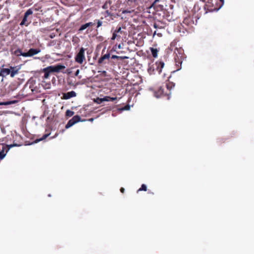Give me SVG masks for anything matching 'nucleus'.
<instances>
[{"mask_svg": "<svg viewBox=\"0 0 254 254\" xmlns=\"http://www.w3.org/2000/svg\"><path fill=\"white\" fill-rule=\"evenodd\" d=\"M149 193H150V194H154V193L153 192H149Z\"/></svg>", "mask_w": 254, "mask_h": 254, "instance_id": "nucleus-39", "label": "nucleus"}, {"mask_svg": "<svg viewBox=\"0 0 254 254\" xmlns=\"http://www.w3.org/2000/svg\"><path fill=\"white\" fill-rule=\"evenodd\" d=\"M160 0H155L154 2H153V4L156 3L157 2L159 1Z\"/></svg>", "mask_w": 254, "mask_h": 254, "instance_id": "nucleus-37", "label": "nucleus"}, {"mask_svg": "<svg viewBox=\"0 0 254 254\" xmlns=\"http://www.w3.org/2000/svg\"><path fill=\"white\" fill-rule=\"evenodd\" d=\"M150 50H151L152 56L154 58H156L157 57V54H158V52L157 49L153 48H151Z\"/></svg>", "mask_w": 254, "mask_h": 254, "instance_id": "nucleus-21", "label": "nucleus"}, {"mask_svg": "<svg viewBox=\"0 0 254 254\" xmlns=\"http://www.w3.org/2000/svg\"><path fill=\"white\" fill-rule=\"evenodd\" d=\"M109 7L111 10L113 9V6L110 5Z\"/></svg>", "mask_w": 254, "mask_h": 254, "instance_id": "nucleus-38", "label": "nucleus"}, {"mask_svg": "<svg viewBox=\"0 0 254 254\" xmlns=\"http://www.w3.org/2000/svg\"><path fill=\"white\" fill-rule=\"evenodd\" d=\"M75 60L77 63H79V52L76 54Z\"/></svg>", "mask_w": 254, "mask_h": 254, "instance_id": "nucleus-31", "label": "nucleus"}, {"mask_svg": "<svg viewBox=\"0 0 254 254\" xmlns=\"http://www.w3.org/2000/svg\"><path fill=\"white\" fill-rule=\"evenodd\" d=\"M50 135V133H47V134H44L42 137L39 138V139H38L36 140V142H38L40 141H41V140H43V139L46 138L49 135Z\"/></svg>", "mask_w": 254, "mask_h": 254, "instance_id": "nucleus-28", "label": "nucleus"}, {"mask_svg": "<svg viewBox=\"0 0 254 254\" xmlns=\"http://www.w3.org/2000/svg\"><path fill=\"white\" fill-rule=\"evenodd\" d=\"M125 189L124 188H121L120 189V191L122 193H124L125 192Z\"/></svg>", "mask_w": 254, "mask_h": 254, "instance_id": "nucleus-35", "label": "nucleus"}, {"mask_svg": "<svg viewBox=\"0 0 254 254\" xmlns=\"http://www.w3.org/2000/svg\"><path fill=\"white\" fill-rule=\"evenodd\" d=\"M65 68V66L61 64L49 66L43 69V72H44L43 77L45 79H47L49 78L50 73L59 72L61 70Z\"/></svg>", "mask_w": 254, "mask_h": 254, "instance_id": "nucleus-2", "label": "nucleus"}, {"mask_svg": "<svg viewBox=\"0 0 254 254\" xmlns=\"http://www.w3.org/2000/svg\"><path fill=\"white\" fill-rule=\"evenodd\" d=\"M174 55V60L183 61L186 58L183 50L181 49H176Z\"/></svg>", "mask_w": 254, "mask_h": 254, "instance_id": "nucleus-5", "label": "nucleus"}, {"mask_svg": "<svg viewBox=\"0 0 254 254\" xmlns=\"http://www.w3.org/2000/svg\"><path fill=\"white\" fill-rule=\"evenodd\" d=\"M159 36H161V34H158Z\"/></svg>", "mask_w": 254, "mask_h": 254, "instance_id": "nucleus-41", "label": "nucleus"}, {"mask_svg": "<svg viewBox=\"0 0 254 254\" xmlns=\"http://www.w3.org/2000/svg\"><path fill=\"white\" fill-rule=\"evenodd\" d=\"M111 55L109 53H107L102 56L98 60V64L102 65L107 63H111L112 64V61L111 59Z\"/></svg>", "mask_w": 254, "mask_h": 254, "instance_id": "nucleus-4", "label": "nucleus"}, {"mask_svg": "<svg viewBox=\"0 0 254 254\" xmlns=\"http://www.w3.org/2000/svg\"><path fill=\"white\" fill-rule=\"evenodd\" d=\"M79 122V116L76 115L74 116L72 119H71L67 123L65 127L66 129H67L72 126H73L74 125H75L76 123H77Z\"/></svg>", "mask_w": 254, "mask_h": 254, "instance_id": "nucleus-8", "label": "nucleus"}, {"mask_svg": "<svg viewBox=\"0 0 254 254\" xmlns=\"http://www.w3.org/2000/svg\"><path fill=\"white\" fill-rule=\"evenodd\" d=\"M22 52L21 51V50L19 49H17L16 50H15L14 52V54L15 55H16V56H21L22 55Z\"/></svg>", "mask_w": 254, "mask_h": 254, "instance_id": "nucleus-27", "label": "nucleus"}, {"mask_svg": "<svg viewBox=\"0 0 254 254\" xmlns=\"http://www.w3.org/2000/svg\"><path fill=\"white\" fill-rule=\"evenodd\" d=\"M164 87H165V89H166L167 92H171V89L175 87V83L173 82L168 81L167 83H166L165 85H164Z\"/></svg>", "mask_w": 254, "mask_h": 254, "instance_id": "nucleus-13", "label": "nucleus"}, {"mask_svg": "<svg viewBox=\"0 0 254 254\" xmlns=\"http://www.w3.org/2000/svg\"><path fill=\"white\" fill-rule=\"evenodd\" d=\"M17 146V144H13L8 145H7V147H8V150H9L10 148H11L14 146Z\"/></svg>", "mask_w": 254, "mask_h": 254, "instance_id": "nucleus-32", "label": "nucleus"}, {"mask_svg": "<svg viewBox=\"0 0 254 254\" xmlns=\"http://www.w3.org/2000/svg\"><path fill=\"white\" fill-rule=\"evenodd\" d=\"M94 22H95V24L96 23L97 24V26H96V28L97 29L99 27H100V26H102V21L100 20H98V19H96L94 21Z\"/></svg>", "mask_w": 254, "mask_h": 254, "instance_id": "nucleus-24", "label": "nucleus"}, {"mask_svg": "<svg viewBox=\"0 0 254 254\" xmlns=\"http://www.w3.org/2000/svg\"><path fill=\"white\" fill-rule=\"evenodd\" d=\"M153 26L155 28L157 29V28H159V26H158V25L156 24V23H154L153 24Z\"/></svg>", "mask_w": 254, "mask_h": 254, "instance_id": "nucleus-34", "label": "nucleus"}, {"mask_svg": "<svg viewBox=\"0 0 254 254\" xmlns=\"http://www.w3.org/2000/svg\"><path fill=\"white\" fill-rule=\"evenodd\" d=\"M95 25V22H89L86 23L85 24H84L80 26V31L83 30L87 28H89V29H90V27H92Z\"/></svg>", "mask_w": 254, "mask_h": 254, "instance_id": "nucleus-14", "label": "nucleus"}, {"mask_svg": "<svg viewBox=\"0 0 254 254\" xmlns=\"http://www.w3.org/2000/svg\"><path fill=\"white\" fill-rule=\"evenodd\" d=\"M5 149V146L4 144H1L0 145V160L3 159L5 156L6 155V153H4V151ZM7 152V150L6 152Z\"/></svg>", "mask_w": 254, "mask_h": 254, "instance_id": "nucleus-15", "label": "nucleus"}, {"mask_svg": "<svg viewBox=\"0 0 254 254\" xmlns=\"http://www.w3.org/2000/svg\"><path fill=\"white\" fill-rule=\"evenodd\" d=\"M105 17H107L108 16H110L112 18V19H113V18L112 17L114 16V14L113 13H112L111 11H110L109 10H106L105 12Z\"/></svg>", "mask_w": 254, "mask_h": 254, "instance_id": "nucleus-23", "label": "nucleus"}, {"mask_svg": "<svg viewBox=\"0 0 254 254\" xmlns=\"http://www.w3.org/2000/svg\"><path fill=\"white\" fill-rule=\"evenodd\" d=\"M82 121H83V120H81L80 119V122H82Z\"/></svg>", "mask_w": 254, "mask_h": 254, "instance_id": "nucleus-42", "label": "nucleus"}, {"mask_svg": "<svg viewBox=\"0 0 254 254\" xmlns=\"http://www.w3.org/2000/svg\"><path fill=\"white\" fill-rule=\"evenodd\" d=\"M111 57L112 64H115L117 63H120L121 61H122L124 59H128V57L127 56H118L116 55H112Z\"/></svg>", "mask_w": 254, "mask_h": 254, "instance_id": "nucleus-7", "label": "nucleus"}, {"mask_svg": "<svg viewBox=\"0 0 254 254\" xmlns=\"http://www.w3.org/2000/svg\"><path fill=\"white\" fill-rule=\"evenodd\" d=\"M10 68H2L0 71V76H6L10 74Z\"/></svg>", "mask_w": 254, "mask_h": 254, "instance_id": "nucleus-17", "label": "nucleus"}, {"mask_svg": "<svg viewBox=\"0 0 254 254\" xmlns=\"http://www.w3.org/2000/svg\"><path fill=\"white\" fill-rule=\"evenodd\" d=\"M171 94L170 92H167L164 85L157 87L154 91V95L156 98H159L162 96H169Z\"/></svg>", "mask_w": 254, "mask_h": 254, "instance_id": "nucleus-3", "label": "nucleus"}, {"mask_svg": "<svg viewBox=\"0 0 254 254\" xmlns=\"http://www.w3.org/2000/svg\"><path fill=\"white\" fill-rule=\"evenodd\" d=\"M84 53V49L82 48H80V64H82L83 60H85Z\"/></svg>", "mask_w": 254, "mask_h": 254, "instance_id": "nucleus-22", "label": "nucleus"}, {"mask_svg": "<svg viewBox=\"0 0 254 254\" xmlns=\"http://www.w3.org/2000/svg\"><path fill=\"white\" fill-rule=\"evenodd\" d=\"M128 1H131V0H127Z\"/></svg>", "mask_w": 254, "mask_h": 254, "instance_id": "nucleus-43", "label": "nucleus"}, {"mask_svg": "<svg viewBox=\"0 0 254 254\" xmlns=\"http://www.w3.org/2000/svg\"><path fill=\"white\" fill-rule=\"evenodd\" d=\"M76 95V93L73 91H71L68 92L67 93H64L63 98L64 99L67 100V99H69L72 97H75Z\"/></svg>", "mask_w": 254, "mask_h": 254, "instance_id": "nucleus-12", "label": "nucleus"}, {"mask_svg": "<svg viewBox=\"0 0 254 254\" xmlns=\"http://www.w3.org/2000/svg\"><path fill=\"white\" fill-rule=\"evenodd\" d=\"M17 102L15 100H13V101H8V102H6L5 103H4V105H10V104H15Z\"/></svg>", "mask_w": 254, "mask_h": 254, "instance_id": "nucleus-30", "label": "nucleus"}, {"mask_svg": "<svg viewBox=\"0 0 254 254\" xmlns=\"http://www.w3.org/2000/svg\"><path fill=\"white\" fill-rule=\"evenodd\" d=\"M164 63L163 61H159L155 63V69L159 73H161L162 68L164 66Z\"/></svg>", "mask_w": 254, "mask_h": 254, "instance_id": "nucleus-11", "label": "nucleus"}, {"mask_svg": "<svg viewBox=\"0 0 254 254\" xmlns=\"http://www.w3.org/2000/svg\"><path fill=\"white\" fill-rule=\"evenodd\" d=\"M205 13L218 10L223 5L224 0H204Z\"/></svg>", "mask_w": 254, "mask_h": 254, "instance_id": "nucleus-1", "label": "nucleus"}, {"mask_svg": "<svg viewBox=\"0 0 254 254\" xmlns=\"http://www.w3.org/2000/svg\"><path fill=\"white\" fill-rule=\"evenodd\" d=\"M32 13H33V11L31 9H28L24 13V17H23L22 21L20 23V25L22 26V25H25L26 26H28V23H26L27 17L29 15L32 14Z\"/></svg>", "mask_w": 254, "mask_h": 254, "instance_id": "nucleus-9", "label": "nucleus"}, {"mask_svg": "<svg viewBox=\"0 0 254 254\" xmlns=\"http://www.w3.org/2000/svg\"><path fill=\"white\" fill-rule=\"evenodd\" d=\"M112 1L111 0L106 1L102 6V8L107 9L111 5Z\"/></svg>", "mask_w": 254, "mask_h": 254, "instance_id": "nucleus-20", "label": "nucleus"}, {"mask_svg": "<svg viewBox=\"0 0 254 254\" xmlns=\"http://www.w3.org/2000/svg\"><path fill=\"white\" fill-rule=\"evenodd\" d=\"M79 73V69H77L75 73V76H77Z\"/></svg>", "mask_w": 254, "mask_h": 254, "instance_id": "nucleus-36", "label": "nucleus"}, {"mask_svg": "<svg viewBox=\"0 0 254 254\" xmlns=\"http://www.w3.org/2000/svg\"><path fill=\"white\" fill-rule=\"evenodd\" d=\"M21 56L23 57H29L28 52L27 53H23L22 52Z\"/></svg>", "mask_w": 254, "mask_h": 254, "instance_id": "nucleus-33", "label": "nucleus"}, {"mask_svg": "<svg viewBox=\"0 0 254 254\" xmlns=\"http://www.w3.org/2000/svg\"><path fill=\"white\" fill-rule=\"evenodd\" d=\"M116 99V98H111L108 96H106L103 98H100L99 97L94 99V102L97 103V104H101L103 101H113Z\"/></svg>", "mask_w": 254, "mask_h": 254, "instance_id": "nucleus-10", "label": "nucleus"}, {"mask_svg": "<svg viewBox=\"0 0 254 254\" xmlns=\"http://www.w3.org/2000/svg\"><path fill=\"white\" fill-rule=\"evenodd\" d=\"M74 114V113L69 110H67L65 112V115L66 117H70Z\"/></svg>", "mask_w": 254, "mask_h": 254, "instance_id": "nucleus-25", "label": "nucleus"}, {"mask_svg": "<svg viewBox=\"0 0 254 254\" xmlns=\"http://www.w3.org/2000/svg\"><path fill=\"white\" fill-rule=\"evenodd\" d=\"M123 33V31L122 30V28L121 26H118L117 27V29L114 31L113 33L112 37L111 38L112 40H115L117 39L118 41H120L121 38V36L119 34H122Z\"/></svg>", "mask_w": 254, "mask_h": 254, "instance_id": "nucleus-6", "label": "nucleus"}, {"mask_svg": "<svg viewBox=\"0 0 254 254\" xmlns=\"http://www.w3.org/2000/svg\"><path fill=\"white\" fill-rule=\"evenodd\" d=\"M175 62V65L176 70H179L182 68V64L183 61L180 60H174Z\"/></svg>", "mask_w": 254, "mask_h": 254, "instance_id": "nucleus-19", "label": "nucleus"}, {"mask_svg": "<svg viewBox=\"0 0 254 254\" xmlns=\"http://www.w3.org/2000/svg\"><path fill=\"white\" fill-rule=\"evenodd\" d=\"M156 34V31H155L154 33V35Z\"/></svg>", "mask_w": 254, "mask_h": 254, "instance_id": "nucleus-40", "label": "nucleus"}, {"mask_svg": "<svg viewBox=\"0 0 254 254\" xmlns=\"http://www.w3.org/2000/svg\"><path fill=\"white\" fill-rule=\"evenodd\" d=\"M146 191L147 190V187L145 184H142L141 187L137 190V192L140 191Z\"/></svg>", "mask_w": 254, "mask_h": 254, "instance_id": "nucleus-26", "label": "nucleus"}, {"mask_svg": "<svg viewBox=\"0 0 254 254\" xmlns=\"http://www.w3.org/2000/svg\"><path fill=\"white\" fill-rule=\"evenodd\" d=\"M190 21H192V20H191V18H190V17H188V18H185V19H184V23L185 24H188V25H189V24H190Z\"/></svg>", "mask_w": 254, "mask_h": 254, "instance_id": "nucleus-29", "label": "nucleus"}, {"mask_svg": "<svg viewBox=\"0 0 254 254\" xmlns=\"http://www.w3.org/2000/svg\"><path fill=\"white\" fill-rule=\"evenodd\" d=\"M19 68H17L15 67L10 66V74L11 77H13L18 72Z\"/></svg>", "mask_w": 254, "mask_h": 254, "instance_id": "nucleus-16", "label": "nucleus"}, {"mask_svg": "<svg viewBox=\"0 0 254 254\" xmlns=\"http://www.w3.org/2000/svg\"><path fill=\"white\" fill-rule=\"evenodd\" d=\"M28 52L29 57H31L41 52V50L38 49H30Z\"/></svg>", "mask_w": 254, "mask_h": 254, "instance_id": "nucleus-18", "label": "nucleus"}]
</instances>
